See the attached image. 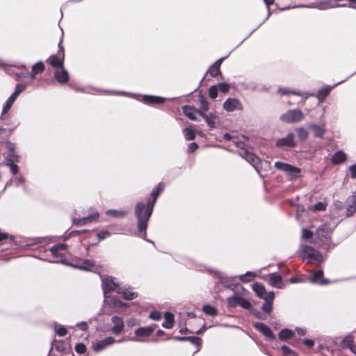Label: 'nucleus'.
<instances>
[{
  "instance_id": "obj_46",
  "label": "nucleus",
  "mask_w": 356,
  "mask_h": 356,
  "mask_svg": "<svg viewBox=\"0 0 356 356\" xmlns=\"http://www.w3.org/2000/svg\"><path fill=\"white\" fill-rule=\"evenodd\" d=\"M26 88V84H17L15 88V91L13 94L15 97H17V96L23 92Z\"/></svg>"
},
{
  "instance_id": "obj_36",
  "label": "nucleus",
  "mask_w": 356,
  "mask_h": 356,
  "mask_svg": "<svg viewBox=\"0 0 356 356\" xmlns=\"http://www.w3.org/2000/svg\"><path fill=\"white\" fill-rule=\"evenodd\" d=\"M293 335V332L292 330L289 329H284L280 331L279 334V337L282 340H286Z\"/></svg>"
},
{
  "instance_id": "obj_11",
  "label": "nucleus",
  "mask_w": 356,
  "mask_h": 356,
  "mask_svg": "<svg viewBox=\"0 0 356 356\" xmlns=\"http://www.w3.org/2000/svg\"><path fill=\"white\" fill-rule=\"evenodd\" d=\"M240 155L254 167L259 163V159L246 149H241Z\"/></svg>"
},
{
  "instance_id": "obj_25",
  "label": "nucleus",
  "mask_w": 356,
  "mask_h": 356,
  "mask_svg": "<svg viewBox=\"0 0 356 356\" xmlns=\"http://www.w3.org/2000/svg\"><path fill=\"white\" fill-rule=\"evenodd\" d=\"M223 59V58L218 59L209 67L208 72L211 76H216L220 73V66Z\"/></svg>"
},
{
  "instance_id": "obj_5",
  "label": "nucleus",
  "mask_w": 356,
  "mask_h": 356,
  "mask_svg": "<svg viewBox=\"0 0 356 356\" xmlns=\"http://www.w3.org/2000/svg\"><path fill=\"white\" fill-rule=\"evenodd\" d=\"M155 327L156 326L153 325L136 329L134 332L136 338H132L131 340L136 341H143L145 338L149 337L153 333Z\"/></svg>"
},
{
  "instance_id": "obj_49",
  "label": "nucleus",
  "mask_w": 356,
  "mask_h": 356,
  "mask_svg": "<svg viewBox=\"0 0 356 356\" xmlns=\"http://www.w3.org/2000/svg\"><path fill=\"white\" fill-rule=\"evenodd\" d=\"M282 351L283 356H297L293 350L285 346L282 347Z\"/></svg>"
},
{
  "instance_id": "obj_57",
  "label": "nucleus",
  "mask_w": 356,
  "mask_h": 356,
  "mask_svg": "<svg viewBox=\"0 0 356 356\" xmlns=\"http://www.w3.org/2000/svg\"><path fill=\"white\" fill-rule=\"evenodd\" d=\"M111 235L110 232L108 231H103L99 232L97 234L99 240H103L106 238V237L109 236Z\"/></svg>"
},
{
  "instance_id": "obj_45",
  "label": "nucleus",
  "mask_w": 356,
  "mask_h": 356,
  "mask_svg": "<svg viewBox=\"0 0 356 356\" xmlns=\"http://www.w3.org/2000/svg\"><path fill=\"white\" fill-rule=\"evenodd\" d=\"M209 108V103L207 99L204 97H201L200 98V108L199 111L202 113L207 111Z\"/></svg>"
},
{
  "instance_id": "obj_4",
  "label": "nucleus",
  "mask_w": 356,
  "mask_h": 356,
  "mask_svg": "<svg viewBox=\"0 0 356 356\" xmlns=\"http://www.w3.org/2000/svg\"><path fill=\"white\" fill-rule=\"evenodd\" d=\"M305 118L304 113L298 109L289 110L280 116V120L286 123H298Z\"/></svg>"
},
{
  "instance_id": "obj_14",
  "label": "nucleus",
  "mask_w": 356,
  "mask_h": 356,
  "mask_svg": "<svg viewBox=\"0 0 356 356\" xmlns=\"http://www.w3.org/2000/svg\"><path fill=\"white\" fill-rule=\"evenodd\" d=\"M276 145L278 147H295L296 143L294 142L293 134H289L286 137L277 140L276 142Z\"/></svg>"
},
{
  "instance_id": "obj_21",
  "label": "nucleus",
  "mask_w": 356,
  "mask_h": 356,
  "mask_svg": "<svg viewBox=\"0 0 356 356\" xmlns=\"http://www.w3.org/2000/svg\"><path fill=\"white\" fill-rule=\"evenodd\" d=\"M252 289L258 297L264 300L267 298L268 293L266 292L264 285L256 283L252 285Z\"/></svg>"
},
{
  "instance_id": "obj_15",
  "label": "nucleus",
  "mask_w": 356,
  "mask_h": 356,
  "mask_svg": "<svg viewBox=\"0 0 356 356\" xmlns=\"http://www.w3.org/2000/svg\"><path fill=\"white\" fill-rule=\"evenodd\" d=\"M111 321L113 323V326L111 328L112 332L115 334H120L124 328V321L122 318L118 316H113L111 318Z\"/></svg>"
},
{
  "instance_id": "obj_7",
  "label": "nucleus",
  "mask_w": 356,
  "mask_h": 356,
  "mask_svg": "<svg viewBox=\"0 0 356 356\" xmlns=\"http://www.w3.org/2000/svg\"><path fill=\"white\" fill-rule=\"evenodd\" d=\"M227 302L231 307L240 305L244 309H249L251 307V304L248 300L237 295H234L233 296L228 298Z\"/></svg>"
},
{
  "instance_id": "obj_26",
  "label": "nucleus",
  "mask_w": 356,
  "mask_h": 356,
  "mask_svg": "<svg viewBox=\"0 0 356 356\" xmlns=\"http://www.w3.org/2000/svg\"><path fill=\"white\" fill-rule=\"evenodd\" d=\"M72 266L84 270H92L95 266V264L90 260H84L79 264L72 265Z\"/></svg>"
},
{
  "instance_id": "obj_52",
  "label": "nucleus",
  "mask_w": 356,
  "mask_h": 356,
  "mask_svg": "<svg viewBox=\"0 0 356 356\" xmlns=\"http://www.w3.org/2000/svg\"><path fill=\"white\" fill-rule=\"evenodd\" d=\"M217 87L222 92H227L229 90V86L225 83H219Z\"/></svg>"
},
{
  "instance_id": "obj_40",
  "label": "nucleus",
  "mask_w": 356,
  "mask_h": 356,
  "mask_svg": "<svg viewBox=\"0 0 356 356\" xmlns=\"http://www.w3.org/2000/svg\"><path fill=\"white\" fill-rule=\"evenodd\" d=\"M202 310L206 314L209 316H215L217 314L216 309L209 305H204Z\"/></svg>"
},
{
  "instance_id": "obj_43",
  "label": "nucleus",
  "mask_w": 356,
  "mask_h": 356,
  "mask_svg": "<svg viewBox=\"0 0 356 356\" xmlns=\"http://www.w3.org/2000/svg\"><path fill=\"white\" fill-rule=\"evenodd\" d=\"M44 70V65L42 62H38L35 63L32 67V72L33 74L42 72Z\"/></svg>"
},
{
  "instance_id": "obj_10",
  "label": "nucleus",
  "mask_w": 356,
  "mask_h": 356,
  "mask_svg": "<svg viewBox=\"0 0 356 356\" xmlns=\"http://www.w3.org/2000/svg\"><path fill=\"white\" fill-rule=\"evenodd\" d=\"M102 286L105 294L111 291L121 293V287L116 284L113 279L108 278L104 280Z\"/></svg>"
},
{
  "instance_id": "obj_54",
  "label": "nucleus",
  "mask_w": 356,
  "mask_h": 356,
  "mask_svg": "<svg viewBox=\"0 0 356 356\" xmlns=\"http://www.w3.org/2000/svg\"><path fill=\"white\" fill-rule=\"evenodd\" d=\"M313 207L316 211H324L325 209L326 205L323 202H318L314 204Z\"/></svg>"
},
{
  "instance_id": "obj_27",
  "label": "nucleus",
  "mask_w": 356,
  "mask_h": 356,
  "mask_svg": "<svg viewBox=\"0 0 356 356\" xmlns=\"http://www.w3.org/2000/svg\"><path fill=\"white\" fill-rule=\"evenodd\" d=\"M99 218V213L95 211L93 212L90 216L83 218L78 219L76 222L79 225H83L88 222L96 220Z\"/></svg>"
},
{
  "instance_id": "obj_63",
  "label": "nucleus",
  "mask_w": 356,
  "mask_h": 356,
  "mask_svg": "<svg viewBox=\"0 0 356 356\" xmlns=\"http://www.w3.org/2000/svg\"><path fill=\"white\" fill-rule=\"evenodd\" d=\"M8 238H9V236L7 234L0 232V241L6 240Z\"/></svg>"
},
{
  "instance_id": "obj_3",
  "label": "nucleus",
  "mask_w": 356,
  "mask_h": 356,
  "mask_svg": "<svg viewBox=\"0 0 356 356\" xmlns=\"http://www.w3.org/2000/svg\"><path fill=\"white\" fill-rule=\"evenodd\" d=\"M301 257L305 259H308L311 263L323 261V257L319 252L307 245L302 247Z\"/></svg>"
},
{
  "instance_id": "obj_53",
  "label": "nucleus",
  "mask_w": 356,
  "mask_h": 356,
  "mask_svg": "<svg viewBox=\"0 0 356 356\" xmlns=\"http://www.w3.org/2000/svg\"><path fill=\"white\" fill-rule=\"evenodd\" d=\"M279 92L282 95L293 94V95H299V96L302 95V94L300 92H295V91H290V90H289L287 89H284V88H280L279 90Z\"/></svg>"
},
{
  "instance_id": "obj_59",
  "label": "nucleus",
  "mask_w": 356,
  "mask_h": 356,
  "mask_svg": "<svg viewBox=\"0 0 356 356\" xmlns=\"http://www.w3.org/2000/svg\"><path fill=\"white\" fill-rule=\"evenodd\" d=\"M198 147V145L196 143H191L188 146V151L191 152H194Z\"/></svg>"
},
{
  "instance_id": "obj_22",
  "label": "nucleus",
  "mask_w": 356,
  "mask_h": 356,
  "mask_svg": "<svg viewBox=\"0 0 356 356\" xmlns=\"http://www.w3.org/2000/svg\"><path fill=\"white\" fill-rule=\"evenodd\" d=\"M282 277L276 273H271L269 275V284L277 288H282Z\"/></svg>"
},
{
  "instance_id": "obj_19",
  "label": "nucleus",
  "mask_w": 356,
  "mask_h": 356,
  "mask_svg": "<svg viewBox=\"0 0 356 356\" xmlns=\"http://www.w3.org/2000/svg\"><path fill=\"white\" fill-rule=\"evenodd\" d=\"M275 297V293L273 291H270L267 295V298L264 299L265 302L263 304L262 309L264 312L270 313L272 311L273 301Z\"/></svg>"
},
{
  "instance_id": "obj_61",
  "label": "nucleus",
  "mask_w": 356,
  "mask_h": 356,
  "mask_svg": "<svg viewBox=\"0 0 356 356\" xmlns=\"http://www.w3.org/2000/svg\"><path fill=\"white\" fill-rule=\"evenodd\" d=\"M76 326L82 330H86L88 328V325L86 322L79 323H77Z\"/></svg>"
},
{
  "instance_id": "obj_1",
  "label": "nucleus",
  "mask_w": 356,
  "mask_h": 356,
  "mask_svg": "<svg viewBox=\"0 0 356 356\" xmlns=\"http://www.w3.org/2000/svg\"><path fill=\"white\" fill-rule=\"evenodd\" d=\"M163 189L164 185L161 183L159 184L152 192L153 201L151 204H144L140 202L136 206L135 213L138 220V229L140 236L143 238H145L147 222L152 213L156 200Z\"/></svg>"
},
{
  "instance_id": "obj_28",
  "label": "nucleus",
  "mask_w": 356,
  "mask_h": 356,
  "mask_svg": "<svg viewBox=\"0 0 356 356\" xmlns=\"http://www.w3.org/2000/svg\"><path fill=\"white\" fill-rule=\"evenodd\" d=\"M165 321L163 323L162 325L165 328L170 329L174 325V316L170 312H166L164 316Z\"/></svg>"
},
{
  "instance_id": "obj_2",
  "label": "nucleus",
  "mask_w": 356,
  "mask_h": 356,
  "mask_svg": "<svg viewBox=\"0 0 356 356\" xmlns=\"http://www.w3.org/2000/svg\"><path fill=\"white\" fill-rule=\"evenodd\" d=\"M275 167L284 172L290 180L297 179L301 176V170L289 163L277 161L275 163Z\"/></svg>"
},
{
  "instance_id": "obj_13",
  "label": "nucleus",
  "mask_w": 356,
  "mask_h": 356,
  "mask_svg": "<svg viewBox=\"0 0 356 356\" xmlns=\"http://www.w3.org/2000/svg\"><path fill=\"white\" fill-rule=\"evenodd\" d=\"M323 272L321 270H318L314 272L312 275L309 278V282L314 284H319L321 285L327 284L330 282L323 278Z\"/></svg>"
},
{
  "instance_id": "obj_48",
  "label": "nucleus",
  "mask_w": 356,
  "mask_h": 356,
  "mask_svg": "<svg viewBox=\"0 0 356 356\" xmlns=\"http://www.w3.org/2000/svg\"><path fill=\"white\" fill-rule=\"evenodd\" d=\"M218 87L217 86H213L210 87L209 90V95L211 99H216L218 95Z\"/></svg>"
},
{
  "instance_id": "obj_30",
  "label": "nucleus",
  "mask_w": 356,
  "mask_h": 356,
  "mask_svg": "<svg viewBox=\"0 0 356 356\" xmlns=\"http://www.w3.org/2000/svg\"><path fill=\"white\" fill-rule=\"evenodd\" d=\"M143 100L148 104H161L164 99L157 96L144 95Z\"/></svg>"
},
{
  "instance_id": "obj_58",
  "label": "nucleus",
  "mask_w": 356,
  "mask_h": 356,
  "mask_svg": "<svg viewBox=\"0 0 356 356\" xmlns=\"http://www.w3.org/2000/svg\"><path fill=\"white\" fill-rule=\"evenodd\" d=\"M13 181L15 184L16 186H19L24 181V179L22 177H16L13 179Z\"/></svg>"
},
{
  "instance_id": "obj_44",
  "label": "nucleus",
  "mask_w": 356,
  "mask_h": 356,
  "mask_svg": "<svg viewBox=\"0 0 356 356\" xmlns=\"http://www.w3.org/2000/svg\"><path fill=\"white\" fill-rule=\"evenodd\" d=\"M254 277V275L252 272H247L245 274L242 275L239 277V279L243 282H251Z\"/></svg>"
},
{
  "instance_id": "obj_41",
  "label": "nucleus",
  "mask_w": 356,
  "mask_h": 356,
  "mask_svg": "<svg viewBox=\"0 0 356 356\" xmlns=\"http://www.w3.org/2000/svg\"><path fill=\"white\" fill-rule=\"evenodd\" d=\"M316 234L320 240L323 241V238H327L329 236V233L325 231V226H322L318 228L316 232Z\"/></svg>"
},
{
  "instance_id": "obj_35",
  "label": "nucleus",
  "mask_w": 356,
  "mask_h": 356,
  "mask_svg": "<svg viewBox=\"0 0 356 356\" xmlns=\"http://www.w3.org/2000/svg\"><path fill=\"white\" fill-rule=\"evenodd\" d=\"M184 137L188 140H192L195 138V132L191 127H186L184 129Z\"/></svg>"
},
{
  "instance_id": "obj_16",
  "label": "nucleus",
  "mask_w": 356,
  "mask_h": 356,
  "mask_svg": "<svg viewBox=\"0 0 356 356\" xmlns=\"http://www.w3.org/2000/svg\"><path fill=\"white\" fill-rule=\"evenodd\" d=\"M346 215L350 216L356 211V196H349L346 200Z\"/></svg>"
},
{
  "instance_id": "obj_47",
  "label": "nucleus",
  "mask_w": 356,
  "mask_h": 356,
  "mask_svg": "<svg viewBox=\"0 0 356 356\" xmlns=\"http://www.w3.org/2000/svg\"><path fill=\"white\" fill-rule=\"evenodd\" d=\"M188 340L190 341L191 343L195 345L197 347V350L196 351H198L200 350V346H201L202 343V340L200 338L193 337H188Z\"/></svg>"
},
{
  "instance_id": "obj_33",
  "label": "nucleus",
  "mask_w": 356,
  "mask_h": 356,
  "mask_svg": "<svg viewBox=\"0 0 356 356\" xmlns=\"http://www.w3.org/2000/svg\"><path fill=\"white\" fill-rule=\"evenodd\" d=\"M122 297L127 300H133L138 296V294L134 291H131L129 289H122L121 288V293Z\"/></svg>"
},
{
  "instance_id": "obj_8",
  "label": "nucleus",
  "mask_w": 356,
  "mask_h": 356,
  "mask_svg": "<svg viewBox=\"0 0 356 356\" xmlns=\"http://www.w3.org/2000/svg\"><path fill=\"white\" fill-rule=\"evenodd\" d=\"M66 249V244L55 245L51 248L50 251L51 252L52 256L54 258V262L64 263L63 254L60 252V251H65Z\"/></svg>"
},
{
  "instance_id": "obj_32",
  "label": "nucleus",
  "mask_w": 356,
  "mask_h": 356,
  "mask_svg": "<svg viewBox=\"0 0 356 356\" xmlns=\"http://www.w3.org/2000/svg\"><path fill=\"white\" fill-rule=\"evenodd\" d=\"M127 211H122V210H113V209H109L106 211V213L108 216H110L113 218H123L127 215Z\"/></svg>"
},
{
  "instance_id": "obj_29",
  "label": "nucleus",
  "mask_w": 356,
  "mask_h": 356,
  "mask_svg": "<svg viewBox=\"0 0 356 356\" xmlns=\"http://www.w3.org/2000/svg\"><path fill=\"white\" fill-rule=\"evenodd\" d=\"M346 159V154L342 151L337 152L332 157V162L334 164H339Z\"/></svg>"
},
{
  "instance_id": "obj_62",
  "label": "nucleus",
  "mask_w": 356,
  "mask_h": 356,
  "mask_svg": "<svg viewBox=\"0 0 356 356\" xmlns=\"http://www.w3.org/2000/svg\"><path fill=\"white\" fill-rule=\"evenodd\" d=\"M304 343L308 347H312L314 344V342L311 339H305Z\"/></svg>"
},
{
  "instance_id": "obj_42",
  "label": "nucleus",
  "mask_w": 356,
  "mask_h": 356,
  "mask_svg": "<svg viewBox=\"0 0 356 356\" xmlns=\"http://www.w3.org/2000/svg\"><path fill=\"white\" fill-rule=\"evenodd\" d=\"M55 332L60 337H64L67 334V329L60 325H55Z\"/></svg>"
},
{
  "instance_id": "obj_60",
  "label": "nucleus",
  "mask_w": 356,
  "mask_h": 356,
  "mask_svg": "<svg viewBox=\"0 0 356 356\" xmlns=\"http://www.w3.org/2000/svg\"><path fill=\"white\" fill-rule=\"evenodd\" d=\"M350 170L351 172V177L355 179L356 178V165H353L350 167Z\"/></svg>"
},
{
  "instance_id": "obj_51",
  "label": "nucleus",
  "mask_w": 356,
  "mask_h": 356,
  "mask_svg": "<svg viewBox=\"0 0 356 356\" xmlns=\"http://www.w3.org/2000/svg\"><path fill=\"white\" fill-rule=\"evenodd\" d=\"M313 234L312 232L307 229H302V235L301 237L302 239H309L312 236Z\"/></svg>"
},
{
  "instance_id": "obj_55",
  "label": "nucleus",
  "mask_w": 356,
  "mask_h": 356,
  "mask_svg": "<svg viewBox=\"0 0 356 356\" xmlns=\"http://www.w3.org/2000/svg\"><path fill=\"white\" fill-rule=\"evenodd\" d=\"M309 8H319V9H321V10H325V9H327L328 8H330V6H329L328 3H319L318 5L317 6H309Z\"/></svg>"
},
{
  "instance_id": "obj_56",
  "label": "nucleus",
  "mask_w": 356,
  "mask_h": 356,
  "mask_svg": "<svg viewBox=\"0 0 356 356\" xmlns=\"http://www.w3.org/2000/svg\"><path fill=\"white\" fill-rule=\"evenodd\" d=\"M161 317V314L159 312H152L150 314H149V318L153 319V320H159Z\"/></svg>"
},
{
  "instance_id": "obj_31",
  "label": "nucleus",
  "mask_w": 356,
  "mask_h": 356,
  "mask_svg": "<svg viewBox=\"0 0 356 356\" xmlns=\"http://www.w3.org/2000/svg\"><path fill=\"white\" fill-rule=\"evenodd\" d=\"M200 115L205 120L210 127L213 128L215 127V120L216 118V115L215 114L209 113V115H207L204 113H200Z\"/></svg>"
},
{
  "instance_id": "obj_6",
  "label": "nucleus",
  "mask_w": 356,
  "mask_h": 356,
  "mask_svg": "<svg viewBox=\"0 0 356 356\" xmlns=\"http://www.w3.org/2000/svg\"><path fill=\"white\" fill-rule=\"evenodd\" d=\"M223 108L227 112H233L242 110L243 105L238 99L229 98L224 102Z\"/></svg>"
},
{
  "instance_id": "obj_17",
  "label": "nucleus",
  "mask_w": 356,
  "mask_h": 356,
  "mask_svg": "<svg viewBox=\"0 0 356 356\" xmlns=\"http://www.w3.org/2000/svg\"><path fill=\"white\" fill-rule=\"evenodd\" d=\"M255 329L261 332L268 339H273L274 337L273 334L270 329L264 323H256L254 325Z\"/></svg>"
},
{
  "instance_id": "obj_38",
  "label": "nucleus",
  "mask_w": 356,
  "mask_h": 356,
  "mask_svg": "<svg viewBox=\"0 0 356 356\" xmlns=\"http://www.w3.org/2000/svg\"><path fill=\"white\" fill-rule=\"evenodd\" d=\"M354 344V337L352 334L346 336L342 341L343 347L350 348Z\"/></svg>"
},
{
  "instance_id": "obj_20",
  "label": "nucleus",
  "mask_w": 356,
  "mask_h": 356,
  "mask_svg": "<svg viewBox=\"0 0 356 356\" xmlns=\"http://www.w3.org/2000/svg\"><path fill=\"white\" fill-rule=\"evenodd\" d=\"M54 76L56 80L61 83L67 82L69 79L68 72L64 70L63 67L56 70L54 73Z\"/></svg>"
},
{
  "instance_id": "obj_50",
  "label": "nucleus",
  "mask_w": 356,
  "mask_h": 356,
  "mask_svg": "<svg viewBox=\"0 0 356 356\" xmlns=\"http://www.w3.org/2000/svg\"><path fill=\"white\" fill-rule=\"evenodd\" d=\"M75 350H76L77 353L83 354V353H84L86 352V346L83 343H78V344L76 345Z\"/></svg>"
},
{
  "instance_id": "obj_64",
  "label": "nucleus",
  "mask_w": 356,
  "mask_h": 356,
  "mask_svg": "<svg viewBox=\"0 0 356 356\" xmlns=\"http://www.w3.org/2000/svg\"><path fill=\"white\" fill-rule=\"evenodd\" d=\"M222 138L225 140H230L232 139V136L229 134H225L222 136Z\"/></svg>"
},
{
  "instance_id": "obj_12",
  "label": "nucleus",
  "mask_w": 356,
  "mask_h": 356,
  "mask_svg": "<svg viewBox=\"0 0 356 356\" xmlns=\"http://www.w3.org/2000/svg\"><path fill=\"white\" fill-rule=\"evenodd\" d=\"M115 342V339L112 337H107L103 340L97 342L93 345V349L95 352H99L105 349L108 346L113 344Z\"/></svg>"
},
{
  "instance_id": "obj_18",
  "label": "nucleus",
  "mask_w": 356,
  "mask_h": 356,
  "mask_svg": "<svg viewBox=\"0 0 356 356\" xmlns=\"http://www.w3.org/2000/svg\"><path fill=\"white\" fill-rule=\"evenodd\" d=\"M308 128L313 131L314 136L318 138H323L325 133V129L323 125L312 123L309 124Z\"/></svg>"
},
{
  "instance_id": "obj_39",
  "label": "nucleus",
  "mask_w": 356,
  "mask_h": 356,
  "mask_svg": "<svg viewBox=\"0 0 356 356\" xmlns=\"http://www.w3.org/2000/svg\"><path fill=\"white\" fill-rule=\"evenodd\" d=\"M331 89V87H327L320 90L317 95L318 99L321 100V102L323 101L325 97L330 93Z\"/></svg>"
},
{
  "instance_id": "obj_23",
  "label": "nucleus",
  "mask_w": 356,
  "mask_h": 356,
  "mask_svg": "<svg viewBox=\"0 0 356 356\" xmlns=\"http://www.w3.org/2000/svg\"><path fill=\"white\" fill-rule=\"evenodd\" d=\"M18 161V156L14 153L10 154V158L7 159L6 165L10 166V171L13 174L16 175L18 172V166L14 163L15 161Z\"/></svg>"
},
{
  "instance_id": "obj_24",
  "label": "nucleus",
  "mask_w": 356,
  "mask_h": 356,
  "mask_svg": "<svg viewBox=\"0 0 356 356\" xmlns=\"http://www.w3.org/2000/svg\"><path fill=\"white\" fill-rule=\"evenodd\" d=\"M183 112L185 115H186L189 119L192 120H195L196 119V114L199 113L200 115L201 111H197L193 107L189 106H185L183 107Z\"/></svg>"
},
{
  "instance_id": "obj_37",
  "label": "nucleus",
  "mask_w": 356,
  "mask_h": 356,
  "mask_svg": "<svg viewBox=\"0 0 356 356\" xmlns=\"http://www.w3.org/2000/svg\"><path fill=\"white\" fill-rule=\"evenodd\" d=\"M16 98H17L16 97H15L14 95H12L7 99V101L6 102V104L4 105V107L3 108V113H6L9 111V109L12 106L13 104L15 101Z\"/></svg>"
},
{
  "instance_id": "obj_34",
  "label": "nucleus",
  "mask_w": 356,
  "mask_h": 356,
  "mask_svg": "<svg viewBox=\"0 0 356 356\" xmlns=\"http://www.w3.org/2000/svg\"><path fill=\"white\" fill-rule=\"evenodd\" d=\"M296 132L300 140L303 141L307 140L309 133L306 129L304 127H298L296 129Z\"/></svg>"
},
{
  "instance_id": "obj_9",
  "label": "nucleus",
  "mask_w": 356,
  "mask_h": 356,
  "mask_svg": "<svg viewBox=\"0 0 356 356\" xmlns=\"http://www.w3.org/2000/svg\"><path fill=\"white\" fill-rule=\"evenodd\" d=\"M47 62L54 67L62 68L63 67L64 62V52L62 48L61 51L57 55H52L48 59Z\"/></svg>"
}]
</instances>
